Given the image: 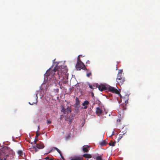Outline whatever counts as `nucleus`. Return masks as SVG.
Wrapping results in <instances>:
<instances>
[{
  "label": "nucleus",
  "instance_id": "nucleus-10",
  "mask_svg": "<svg viewBox=\"0 0 160 160\" xmlns=\"http://www.w3.org/2000/svg\"><path fill=\"white\" fill-rule=\"evenodd\" d=\"M96 112L98 116H99L102 113V110L99 107H97L96 109Z\"/></svg>",
  "mask_w": 160,
  "mask_h": 160
},
{
  "label": "nucleus",
  "instance_id": "nucleus-9",
  "mask_svg": "<svg viewBox=\"0 0 160 160\" xmlns=\"http://www.w3.org/2000/svg\"><path fill=\"white\" fill-rule=\"evenodd\" d=\"M90 147L88 146H84L83 147L82 150L84 152H88Z\"/></svg>",
  "mask_w": 160,
  "mask_h": 160
},
{
  "label": "nucleus",
  "instance_id": "nucleus-15",
  "mask_svg": "<svg viewBox=\"0 0 160 160\" xmlns=\"http://www.w3.org/2000/svg\"><path fill=\"white\" fill-rule=\"evenodd\" d=\"M89 104V102L88 101L86 100L82 103L83 106H87Z\"/></svg>",
  "mask_w": 160,
  "mask_h": 160
},
{
  "label": "nucleus",
  "instance_id": "nucleus-13",
  "mask_svg": "<svg viewBox=\"0 0 160 160\" xmlns=\"http://www.w3.org/2000/svg\"><path fill=\"white\" fill-rule=\"evenodd\" d=\"M107 144V142L105 140H104L100 143V145L101 146H103Z\"/></svg>",
  "mask_w": 160,
  "mask_h": 160
},
{
  "label": "nucleus",
  "instance_id": "nucleus-6",
  "mask_svg": "<svg viewBox=\"0 0 160 160\" xmlns=\"http://www.w3.org/2000/svg\"><path fill=\"white\" fill-rule=\"evenodd\" d=\"M80 104V102L78 98L76 97V102L74 104V106L76 109L78 110L79 108V104Z\"/></svg>",
  "mask_w": 160,
  "mask_h": 160
},
{
  "label": "nucleus",
  "instance_id": "nucleus-1",
  "mask_svg": "<svg viewBox=\"0 0 160 160\" xmlns=\"http://www.w3.org/2000/svg\"><path fill=\"white\" fill-rule=\"evenodd\" d=\"M56 71L58 72V74L60 77L63 74L67 73L68 72V69L64 66H61V67L58 66H56L53 70L51 69L50 68L48 70H47L45 74L46 76H48L50 75H53Z\"/></svg>",
  "mask_w": 160,
  "mask_h": 160
},
{
  "label": "nucleus",
  "instance_id": "nucleus-12",
  "mask_svg": "<svg viewBox=\"0 0 160 160\" xmlns=\"http://www.w3.org/2000/svg\"><path fill=\"white\" fill-rule=\"evenodd\" d=\"M83 157L86 158H92V156L90 154H84L83 155Z\"/></svg>",
  "mask_w": 160,
  "mask_h": 160
},
{
  "label": "nucleus",
  "instance_id": "nucleus-25",
  "mask_svg": "<svg viewBox=\"0 0 160 160\" xmlns=\"http://www.w3.org/2000/svg\"><path fill=\"white\" fill-rule=\"evenodd\" d=\"M4 155L6 156V157L4 158H2L1 157V160H7V157L8 156V154H7L6 155Z\"/></svg>",
  "mask_w": 160,
  "mask_h": 160
},
{
  "label": "nucleus",
  "instance_id": "nucleus-38",
  "mask_svg": "<svg viewBox=\"0 0 160 160\" xmlns=\"http://www.w3.org/2000/svg\"><path fill=\"white\" fill-rule=\"evenodd\" d=\"M0 160H1V158L0 157Z\"/></svg>",
  "mask_w": 160,
  "mask_h": 160
},
{
  "label": "nucleus",
  "instance_id": "nucleus-29",
  "mask_svg": "<svg viewBox=\"0 0 160 160\" xmlns=\"http://www.w3.org/2000/svg\"><path fill=\"white\" fill-rule=\"evenodd\" d=\"M38 140L36 139V138H35V139L34 141V143L36 145V144L37 143V142Z\"/></svg>",
  "mask_w": 160,
  "mask_h": 160
},
{
  "label": "nucleus",
  "instance_id": "nucleus-4",
  "mask_svg": "<svg viewBox=\"0 0 160 160\" xmlns=\"http://www.w3.org/2000/svg\"><path fill=\"white\" fill-rule=\"evenodd\" d=\"M45 146L43 143L42 142H40L39 143L36 144V145L33 146H32V148L34 149L35 152H37L38 151V149H42Z\"/></svg>",
  "mask_w": 160,
  "mask_h": 160
},
{
  "label": "nucleus",
  "instance_id": "nucleus-24",
  "mask_svg": "<svg viewBox=\"0 0 160 160\" xmlns=\"http://www.w3.org/2000/svg\"><path fill=\"white\" fill-rule=\"evenodd\" d=\"M46 118L47 119V117H46ZM51 122H52L51 121H50V120H48V119H47V123L48 125L51 124Z\"/></svg>",
  "mask_w": 160,
  "mask_h": 160
},
{
  "label": "nucleus",
  "instance_id": "nucleus-7",
  "mask_svg": "<svg viewBox=\"0 0 160 160\" xmlns=\"http://www.w3.org/2000/svg\"><path fill=\"white\" fill-rule=\"evenodd\" d=\"M8 147L7 146L1 148V155L2 156V154H4L6 155V153L8 151Z\"/></svg>",
  "mask_w": 160,
  "mask_h": 160
},
{
  "label": "nucleus",
  "instance_id": "nucleus-8",
  "mask_svg": "<svg viewBox=\"0 0 160 160\" xmlns=\"http://www.w3.org/2000/svg\"><path fill=\"white\" fill-rule=\"evenodd\" d=\"M97 86L96 87H98V89L101 91L106 90L107 89L106 87L104 85L100 84L99 85L97 84Z\"/></svg>",
  "mask_w": 160,
  "mask_h": 160
},
{
  "label": "nucleus",
  "instance_id": "nucleus-26",
  "mask_svg": "<svg viewBox=\"0 0 160 160\" xmlns=\"http://www.w3.org/2000/svg\"><path fill=\"white\" fill-rule=\"evenodd\" d=\"M45 159L46 160H53L52 158H50V157H47L45 158Z\"/></svg>",
  "mask_w": 160,
  "mask_h": 160
},
{
  "label": "nucleus",
  "instance_id": "nucleus-14",
  "mask_svg": "<svg viewBox=\"0 0 160 160\" xmlns=\"http://www.w3.org/2000/svg\"><path fill=\"white\" fill-rule=\"evenodd\" d=\"M71 160H82V158L77 157L72 158Z\"/></svg>",
  "mask_w": 160,
  "mask_h": 160
},
{
  "label": "nucleus",
  "instance_id": "nucleus-31",
  "mask_svg": "<svg viewBox=\"0 0 160 160\" xmlns=\"http://www.w3.org/2000/svg\"><path fill=\"white\" fill-rule=\"evenodd\" d=\"M37 102V101H36V102H32V103H31L30 102H29V103L31 105H33V104H35V103H36Z\"/></svg>",
  "mask_w": 160,
  "mask_h": 160
},
{
  "label": "nucleus",
  "instance_id": "nucleus-30",
  "mask_svg": "<svg viewBox=\"0 0 160 160\" xmlns=\"http://www.w3.org/2000/svg\"><path fill=\"white\" fill-rule=\"evenodd\" d=\"M88 86L89 87V88H92V85H91L90 83H88Z\"/></svg>",
  "mask_w": 160,
  "mask_h": 160
},
{
  "label": "nucleus",
  "instance_id": "nucleus-35",
  "mask_svg": "<svg viewBox=\"0 0 160 160\" xmlns=\"http://www.w3.org/2000/svg\"><path fill=\"white\" fill-rule=\"evenodd\" d=\"M87 107H88L87 106H85L84 107V108L85 109H86V108H87Z\"/></svg>",
  "mask_w": 160,
  "mask_h": 160
},
{
  "label": "nucleus",
  "instance_id": "nucleus-37",
  "mask_svg": "<svg viewBox=\"0 0 160 160\" xmlns=\"http://www.w3.org/2000/svg\"><path fill=\"white\" fill-rule=\"evenodd\" d=\"M128 102V100H126V101H125V103H127V102Z\"/></svg>",
  "mask_w": 160,
  "mask_h": 160
},
{
  "label": "nucleus",
  "instance_id": "nucleus-16",
  "mask_svg": "<svg viewBox=\"0 0 160 160\" xmlns=\"http://www.w3.org/2000/svg\"><path fill=\"white\" fill-rule=\"evenodd\" d=\"M61 111L64 114H66V109L63 106H62L61 108Z\"/></svg>",
  "mask_w": 160,
  "mask_h": 160
},
{
  "label": "nucleus",
  "instance_id": "nucleus-33",
  "mask_svg": "<svg viewBox=\"0 0 160 160\" xmlns=\"http://www.w3.org/2000/svg\"><path fill=\"white\" fill-rule=\"evenodd\" d=\"M85 70H87V72H90V70H89V69H87V68H86V69H85Z\"/></svg>",
  "mask_w": 160,
  "mask_h": 160
},
{
  "label": "nucleus",
  "instance_id": "nucleus-11",
  "mask_svg": "<svg viewBox=\"0 0 160 160\" xmlns=\"http://www.w3.org/2000/svg\"><path fill=\"white\" fill-rule=\"evenodd\" d=\"M66 114H68L69 113H71L72 111L71 108L69 107H68L66 109Z\"/></svg>",
  "mask_w": 160,
  "mask_h": 160
},
{
  "label": "nucleus",
  "instance_id": "nucleus-18",
  "mask_svg": "<svg viewBox=\"0 0 160 160\" xmlns=\"http://www.w3.org/2000/svg\"><path fill=\"white\" fill-rule=\"evenodd\" d=\"M115 143H116L115 141L114 142H110L109 143V144L110 146H114L115 145Z\"/></svg>",
  "mask_w": 160,
  "mask_h": 160
},
{
  "label": "nucleus",
  "instance_id": "nucleus-17",
  "mask_svg": "<svg viewBox=\"0 0 160 160\" xmlns=\"http://www.w3.org/2000/svg\"><path fill=\"white\" fill-rule=\"evenodd\" d=\"M17 153L19 155L22 157L23 155V152L21 150H18L17 152Z\"/></svg>",
  "mask_w": 160,
  "mask_h": 160
},
{
  "label": "nucleus",
  "instance_id": "nucleus-5",
  "mask_svg": "<svg viewBox=\"0 0 160 160\" xmlns=\"http://www.w3.org/2000/svg\"><path fill=\"white\" fill-rule=\"evenodd\" d=\"M108 89L109 91L112 93H115L117 94H118L119 93L118 91L114 87L110 86L109 87Z\"/></svg>",
  "mask_w": 160,
  "mask_h": 160
},
{
  "label": "nucleus",
  "instance_id": "nucleus-3",
  "mask_svg": "<svg viewBox=\"0 0 160 160\" xmlns=\"http://www.w3.org/2000/svg\"><path fill=\"white\" fill-rule=\"evenodd\" d=\"M82 56L81 55L78 56L77 59V62L76 65V68L77 70H80L81 69L85 70L86 67L84 64L81 61L80 56Z\"/></svg>",
  "mask_w": 160,
  "mask_h": 160
},
{
  "label": "nucleus",
  "instance_id": "nucleus-19",
  "mask_svg": "<svg viewBox=\"0 0 160 160\" xmlns=\"http://www.w3.org/2000/svg\"><path fill=\"white\" fill-rule=\"evenodd\" d=\"M96 160H102V157L101 156H98L96 158Z\"/></svg>",
  "mask_w": 160,
  "mask_h": 160
},
{
  "label": "nucleus",
  "instance_id": "nucleus-20",
  "mask_svg": "<svg viewBox=\"0 0 160 160\" xmlns=\"http://www.w3.org/2000/svg\"><path fill=\"white\" fill-rule=\"evenodd\" d=\"M56 150L57 151V150H58V149L56 148V147H53L52 149V150L50 151L48 153H50L51 152H52V151L53 150Z\"/></svg>",
  "mask_w": 160,
  "mask_h": 160
},
{
  "label": "nucleus",
  "instance_id": "nucleus-27",
  "mask_svg": "<svg viewBox=\"0 0 160 160\" xmlns=\"http://www.w3.org/2000/svg\"><path fill=\"white\" fill-rule=\"evenodd\" d=\"M122 134H119V137L118 138V141L122 137Z\"/></svg>",
  "mask_w": 160,
  "mask_h": 160
},
{
  "label": "nucleus",
  "instance_id": "nucleus-21",
  "mask_svg": "<svg viewBox=\"0 0 160 160\" xmlns=\"http://www.w3.org/2000/svg\"><path fill=\"white\" fill-rule=\"evenodd\" d=\"M57 151L60 154V155L62 157V158L63 160H64L63 157H62V155L61 151L59 149H58V150H57Z\"/></svg>",
  "mask_w": 160,
  "mask_h": 160
},
{
  "label": "nucleus",
  "instance_id": "nucleus-23",
  "mask_svg": "<svg viewBox=\"0 0 160 160\" xmlns=\"http://www.w3.org/2000/svg\"><path fill=\"white\" fill-rule=\"evenodd\" d=\"M92 74L91 72H89L87 74L86 76L88 77H89L90 76H92Z\"/></svg>",
  "mask_w": 160,
  "mask_h": 160
},
{
  "label": "nucleus",
  "instance_id": "nucleus-2",
  "mask_svg": "<svg viewBox=\"0 0 160 160\" xmlns=\"http://www.w3.org/2000/svg\"><path fill=\"white\" fill-rule=\"evenodd\" d=\"M122 70L119 71L116 78L117 82L120 86L122 85L125 81V78L122 75Z\"/></svg>",
  "mask_w": 160,
  "mask_h": 160
},
{
  "label": "nucleus",
  "instance_id": "nucleus-22",
  "mask_svg": "<svg viewBox=\"0 0 160 160\" xmlns=\"http://www.w3.org/2000/svg\"><path fill=\"white\" fill-rule=\"evenodd\" d=\"M40 134L39 133L38 130H37L36 132V135L35 136V138H37L38 136L40 135Z\"/></svg>",
  "mask_w": 160,
  "mask_h": 160
},
{
  "label": "nucleus",
  "instance_id": "nucleus-32",
  "mask_svg": "<svg viewBox=\"0 0 160 160\" xmlns=\"http://www.w3.org/2000/svg\"><path fill=\"white\" fill-rule=\"evenodd\" d=\"M86 63L87 64H90V62L89 61V60H88L87 62H86Z\"/></svg>",
  "mask_w": 160,
  "mask_h": 160
},
{
  "label": "nucleus",
  "instance_id": "nucleus-28",
  "mask_svg": "<svg viewBox=\"0 0 160 160\" xmlns=\"http://www.w3.org/2000/svg\"><path fill=\"white\" fill-rule=\"evenodd\" d=\"M91 96L94 99V98H95V97L94 96V93L92 92L91 93Z\"/></svg>",
  "mask_w": 160,
  "mask_h": 160
},
{
  "label": "nucleus",
  "instance_id": "nucleus-36",
  "mask_svg": "<svg viewBox=\"0 0 160 160\" xmlns=\"http://www.w3.org/2000/svg\"><path fill=\"white\" fill-rule=\"evenodd\" d=\"M39 129H40V127H39V126L38 127V132L39 131Z\"/></svg>",
  "mask_w": 160,
  "mask_h": 160
},
{
  "label": "nucleus",
  "instance_id": "nucleus-34",
  "mask_svg": "<svg viewBox=\"0 0 160 160\" xmlns=\"http://www.w3.org/2000/svg\"><path fill=\"white\" fill-rule=\"evenodd\" d=\"M38 93L37 92L36 93V97L37 99L38 98Z\"/></svg>",
  "mask_w": 160,
  "mask_h": 160
}]
</instances>
